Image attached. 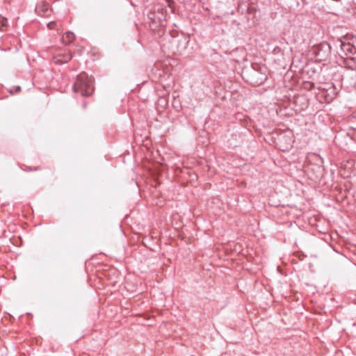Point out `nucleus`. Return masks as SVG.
Wrapping results in <instances>:
<instances>
[{"mask_svg":"<svg viewBox=\"0 0 356 356\" xmlns=\"http://www.w3.org/2000/svg\"><path fill=\"white\" fill-rule=\"evenodd\" d=\"M72 89L74 92H80L83 97H89L94 90L92 81L85 72H83L77 75Z\"/></svg>","mask_w":356,"mask_h":356,"instance_id":"nucleus-2","label":"nucleus"},{"mask_svg":"<svg viewBox=\"0 0 356 356\" xmlns=\"http://www.w3.org/2000/svg\"><path fill=\"white\" fill-rule=\"evenodd\" d=\"M154 35L156 38L159 39V42L162 43L165 40H168L171 42H175V38L179 37V32L173 29L172 27L169 28L168 30L163 24H147Z\"/></svg>","mask_w":356,"mask_h":356,"instance_id":"nucleus-1","label":"nucleus"},{"mask_svg":"<svg viewBox=\"0 0 356 356\" xmlns=\"http://www.w3.org/2000/svg\"><path fill=\"white\" fill-rule=\"evenodd\" d=\"M20 91H21V87L19 86H13L9 90V92L12 95L17 94V93L19 92Z\"/></svg>","mask_w":356,"mask_h":356,"instance_id":"nucleus-13","label":"nucleus"},{"mask_svg":"<svg viewBox=\"0 0 356 356\" xmlns=\"http://www.w3.org/2000/svg\"><path fill=\"white\" fill-rule=\"evenodd\" d=\"M165 1L168 3V6L170 7L171 4H170V0H165Z\"/></svg>","mask_w":356,"mask_h":356,"instance_id":"nucleus-19","label":"nucleus"},{"mask_svg":"<svg viewBox=\"0 0 356 356\" xmlns=\"http://www.w3.org/2000/svg\"><path fill=\"white\" fill-rule=\"evenodd\" d=\"M345 257H347L353 264H356L355 262L354 256L356 254V246L353 245L346 248Z\"/></svg>","mask_w":356,"mask_h":356,"instance_id":"nucleus-9","label":"nucleus"},{"mask_svg":"<svg viewBox=\"0 0 356 356\" xmlns=\"http://www.w3.org/2000/svg\"><path fill=\"white\" fill-rule=\"evenodd\" d=\"M181 38L184 39V41H183V48L184 49L186 47V44L188 42V38L184 36L182 33H181Z\"/></svg>","mask_w":356,"mask_h":356,"instance_id":"nucleus-14","label":"nucleus"},{"mask_svg":"<svg viewBox=\"0 0 356 356\" xmlns=\"http://www.w3.org/2000/svg\"><path fill=\"white\" fill-rule=\"evenodd\" d=\"M54 25H56V24H50V23H48L47 24V26L49 29H52L54 28Z\"/></svg>","mask_w":356,"mask_h":356,"instance_id":"nucleus-16","label":"nucleus"},{"mask_svg":"<svg viewBox=\"0 0 356 356\" xmlns=\"http://www.w3.org/2000/svg\"><path fill=\"white\" fill-rule=\"evenodd\" d=\"M152 73L155 76V78L158 77L161 80L169 77V70L168 67L163 69L162 63H156L152 69Z\"/></svg>","mask_w":356,"mask_h":356,"instance_id":"nucleus-4","label":"nucleus"},{"mask_svg":"<svg viewBox=\"0 0 356 356\" xmlns=\"http://www.w3.org/2000/svg\"><path fill=\"white\" fill-rule=\"evenodd\" d=\"M36 11H37V13L39 15H41V11H40V6L36 7Z\"/></svg>","mask_w":356,"mask_h":356,"instance_id":"nucleus-17","label":"nucleus"},{"mask_svg":"<svg viewBox=\"0 0 356 356\" xmlns=\"http://www.w3.org/2000/svg\"><path fill=\"white\" fill-rule=\"evenodd\" d=\"M0 24H1V26H0V30L1 31L4 30V29H6L7 27V25H8V24H6V23Z\"/></svg>","mask_w":356,"mask_h":356,"instance_id":"nucleus-15","label":"nucleus"},{"mask_svg":"<svg viewBox=\"0 0 356 356\" xmlns=\"http://www.w3.org/2000/svg\"><path fill=\"white\" fill-rule=\"evenodd\" d=\"M40 167H35V168L33 169V170H40Z\"/></svg>","mask_w":356,"mask_h":356,"instance_id":"nucleus-20","label":"nucleus"},{"mask_svg":"<svg viewBox=\"0 0 356 356\" xmlns=\"http://www.w3.org/2000/svg\"><path fill=\"white\" fill-rule=\"evenodd\" d=\"M330 49L327 42H323L314 46L313 53L320 60H325L328 56Z\"/></svg>","mask_w":356,"mask_h":356,"instance_id":"nucleus-3","label":"nucleus"},{"mask_svg":"<svg viewBox=\"0 0 356 356\" xmlns=\"http://www.w3.org/2000/svg\"><path fill=\"white\" fill-rule=\"evenodd\" d=\"M314 87H315V84L313 82L305 81L303 83V88L308 91L313 90L314 88Z\"/></svg>","mask_w":356,"mask_h":356,"instance_id":"nucleus-12","label":"nucleus"},{"mask_svg":"<svg viewBox=\"0 0 356 356\" xmlns=\"http://www.w3.org/2000/svg\"><path fill=\"white\" fill-rule=\"evenodd\" d=\"M135 25H136V29H137L138 31H140V27H139V26H138V23H136V24H135Z\"/></svg>","mask_w":356,"mask_h":356,"instance_id":"nucleus-18","label":"nucleus"},{"mask_svg":"<svg viewBox=\"0 0 356 356\" xmlns=\"http://www.w3.org/2000/svg\"><path fill=\"white\" fill-rule=\"evenodd\" d=\"M72 58L71 52L64 50L55 54L53 57L54 62L57 65H63L70 61Z\"/></svg>","mask_w":356,"mask_h":356,"instance_id":"nucleus-5","label":"nucleus"},{"mask_svg":"<svg viewBox=\"0 0 356 356\" xmlns=\"http://www.w3.org/2000/svg\"><path fill=\"white\" fill-rule=\"evenodd\" d=\"M75 39V35L71 31H66L62 36V42L65 45L71 44Z\"/></svg>","mask_w":356,"mask_h":356,"instance_id":"nucleus-10","label":"nucleus"},{"mask_svg":"<svg viewBox=\"0 0 356 356\" xmlns=\"http://www.w3.org/2000/svg\"><path fill=\"white\" fill-rule=\"evenodd\" d=\"M266 79L267 75L266 73L259 72V71H254L251 83L254 86H260L264 83Z\"/></svg>","mask_w":356,"mask_h":356,"instance_id":"nucleus-6","label":"nucleus"},{"mask_svg":"<svg viewBox=\"0 0 356 356\" xmlns=\"http://www.w3.org/2000/svg\"><path fill=\"white\" fill-rule=\"evenodd\" d=\"M344 67L350 71H354L356 69V58L352 56H347L343 61Z\"/></svg>","mask_w":356,"mask_h":356,"instance_id":"nucleus-8","label":"nucleus"},{"mask_svg":"<svg viewBox=\"0 0 356 356\" xmlns=\"http://www.w3.org/2000/svg\"><path fill=\"white\" fill-rule=\"evenodd\" d=\"M342 85L350 88H356V79H353L348 72L343 75Z\"/></svg>","mask_w":356,"mask_h":356,"instance_id":"nucleus-7","label":"nucleus"},{"mask_svg":"<svg viewBox=\"0 0 356 356\" xmlns=\"http://www.w3.org/2000/svg\"><path fill=\"white\" fill-rule=\"evenodd\" d=\"M341 49L343 52H345L346 56H348V54H354L356 53V47L353 45H351L350 43L342 44Z\"/></svg>","mask_w":356,"mask_h":356,"instance_id":"nucleus-11","label":"nucleus"}]
</instances>
